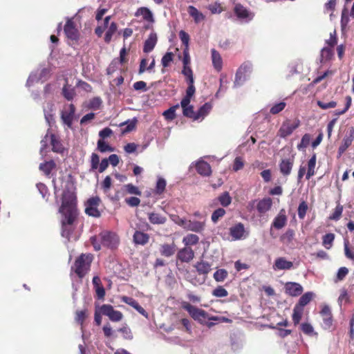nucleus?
<instances>
[{
    "label": "nucleus",
    "instance_id": "f03ea898",
    "mask_svg": "<svg viewBox=\"0 0 354 354\" xmlns=\"http://www.w3.org/2000/svg\"><path fill=\"white\" fill-rule=\"evenodd\" d=\"M100 243L97 241L96 236L91 237V242L95 250H100L101 245L107 247L111 249L116 248L119 244L120 239L117 234L109 231H103L100 235Z\"/></svg>",
    "mask_w": 354,
    "mask_h": 354
},
{
    "label": "nucleus",
    "instance_id": "473e14b6",
    "mask_svg": "<svg viewBox=\"0 0 354 354\" xmlns=\"http://www.w3.org/2000/svg\"><path fill=\"white\" fill-rule=\"evenodd\" d=\"M149 220L153 224H163L166 222V218L158 213L149 214Z\"/></svg>",
    "mask_w": 354,
    "mask_h": 354
},
{
    "label": "nucleus",
    "instance_id": "1a4fd4ad",
    "mask_svg": "<svg viewBox=\"0 0 354 354\" xmlns=\"http://www.w3.org/2000/svg\"><path fill=\"white\" fill-rule=\"evenodd\" d=\"M100 202V199L99 197L89 198L85 205V212L91 216L96 218L100 216V212L98 209Z\"/></svg>",
    "mask_w": 354,
    "mask_h": 354
},
{
    "label": "nucleus",
    "instance_id": "603ef678",
    "mask_svg": "<svg viewBox=\"0 0 354 354\" xmlns=\"http://www.w3.org/2000/svg\"><path fill=\"white\" fill-rule=\"evenodd\" d=\"M225 214V210L223 208H218L216 209L212 214V221L216 223L219 218H222Z\"/></svg>",
    "mask_w": 354,
    "mask_h": 354
},
{
    "label": "nucleus",
    "instance_id": "39448f33",
    "mask_svg": "<svg viewBox=\"0 0 354 354\" xmlns=\"http://www.w3.org/2000/svg\"><path fill=\"white\" fill-rule=\"evenodd\" d=\"M182 307L186 310L190 316L200 324H205L209 318L208 314L203 310L196 308L187 302H183Z\"/></svg>",
    "mask_w": 354,
    "mask_h": 354
},
{
    "label": "nucleus",
    "instance_id": "052dcab7",
    "mask_svg": "<svg viewBox=\"0 0 354 354\" xmlns=\"http://www.w3.org/2000/svg\"><path fill=\"white\" fill-rule=\"evenodd\" d=\"M171 219L172 221H174L176 224L178 225L179 226H181L184 229H185V226L187 225V220L183 218H180L178 215H171Z\"/></svg>",
    "mask_w": 354,
    "mask_h": 354
},
{
    "label": "nucleus",
    "instance_id": "f704fd0d",
    "mask_svg": "<svg viewBox=\"0 0 354 354\" xmlns=\"http://www.w3.org/2000/svg\"><path fill=\"white\" fill-rule=\"evenodd\" d=\"M353 131L351 132L349 136H346L343 139L342 144L339 147V153L342 154L347 148L351 145L353 140Z\"/></svg>",
    "mask_w": 354,
    "mask_h": 354
},
{
    "label": "nucleus",
    "instance_id": "de8ad7c7",
    "mask_svg": "<svg viewBox=\"0 0 354 354\" xmlns=\"http://www.w3.org/2000/svg\"><path fill=\"white\" fill-rule=\"evenodd\" d=\"M124 189L129 194L141 195V192L139 190L138 187L131 183L124 185Z\"/></svg>",
    "mask_w": 354,
    "mask_h": 354
},
{
    "label": "nucleus",
    "instance_id": "423d86ee",
    "mask_svg": "<svg viewBox=\"0 0 354 354\" xmlns=\"http://www.w3.org/2000/svg\"><path fill=\"white\" fill-rule=\"evenodd\" d=\"M230 234L234 241L243 240L249 236V231L241 223H238L229 229Z\"/></svg>",
    "mask_w": 354,
    "mask_h": 354
},
{
    "label": "nucleus",
    "instance_id": "49530a36",
    "mask_svg": "<svg viewBox=\"0 0 354 354\" xmlns=\"http://www.w3.org/2000/svg\"><path fill=\"white\" fill-rule=\"evenodd\" d=\"M301 329L307 335H317V333L314 331V328L309 323H303L301 324Z\"/></svg>",
    "mask_w": 354,
    "mask_h": 354
},
{
    "label": "nucleus",
    "instance_id": "7c9ffc66",
    "mask_svg": "<svg viewBox=\"0 0 354 354\" xmlns=\"http://www.w3.org/2000/svg\"><path fill=\"white\" fill-rule=\"evenodd\" d=\"M199 241V237L194 234H189L183 239V243L186 247L196 245Z\"/></svg>",
    "mask_w": 354,
    "mask_h": 354
},
{
    "label": "nucleus",
    "instance_id": "4be33fe9",
    "mask_svg": "<svg viewBox=\"0 0 354 354\" xmlns=\"http://www.w3.org/2000/svg\"><path fill=\"white\" fill-rule=\"evenodd\" d=\"M196 168L198 173L202 176H208L212 173L210 165L203 160L198 161L196 163Z\"/></svg>",
    "mask_w": 354,
    "mask_h": 354
},
{
    "label": "nucleus",
    "instance_id": "2f4dec72",
    "mask_svg": "<svg viewBox=\"0 0 354 354\" xmlns=\"http://www.w3.org/2000/svg\"><path fill=\"white\" fill-rule=\"evenodd\" d=\"M303 313H304V308L296 304L295 306L294 307L293 313H292V321H293L295 325H297L299 323V322L302 317Z\"/></svg>",
    "mask_w": 354,
    "mask_h": 354
},
{
    "label": "nucleus",
    "instance_id": "c85d7f7f",
    "mask_svg": "<svg viewBox=\"0 0 354 354\" xmlns=\"http://www.w3.org/2000/svg\"><path fill=\"white\" fill-rule=\"evenodd\" d=\"M316 160V154L314 153L308 162V171L306 175L307 180L310 179L315 174Z\"/></svg>",
    "mask_w": 354,
    "mask_h": 354
},
{
    "label": "nucleus",
    "instance_id": "a19ab883",
    "mask_svg": "<svg viewBox=\"0 0 354 354\" xmlns=\"http://www.w3.org/2000/svg\"><path fill=\"white\" fill-rule=\"evenodd\" d=\"M228 272L225 269H219L214 273V279L217 282H223L227 277Z\"/></svg>",
    "mask_w": 354,
    "mask_h": 354
},
{
    "label": "nucleus",
    "instance_id": "9d476101",
    "mask_svg": "<svg viewBox=\"0 0 354 354\" xmlns=\"http://www.w3.org/2000/svg\"><path fill=\"white\" fill-rule=\"evenodd\" d=\"M50 73V70L46 68L38 69L37 71L32 72L26 82V86H30L34 82L39 81L44 82L46 80Z\"/></svg>",
    "mask_w": 354,
    "mask_h": 354
},
{
    "label": "nucleus",
    "instance_id": "338daca9",
    "mask_svg": "<svg viewBox=\"0 0 354 354\" xmlns=\"http://www.w3.org/2000/svg\"><path fill=\"white\" fill-rule=\"evenodd\" d=\"M308 205L305 202H301L298 207V216L299 218L303 219L306 214Z\"/></svg>",
    "mask_w": 354,
    "mask_h": 354
},
{
    "label": "nucleus",
    "instance_id": "69168bd1",
    "mask_svg": "<svg viewBox=\"0 0 354 354\" xmlns=\"http://www.w3.org/2000/svg\"><path fill=\"white\" fill-rule=\"evenodd\" d=\"M183 74L187 77L188 83L194 82L192 71L189 66H184Z\"/></svg>",
    "mask_w": 354,
    "mask_h": 354
},
{
    "label": "nucleus",
    "instance_id": "ea45409f",
    "mask_svg": "<svg viewBox=\"0 0 354 354\" xmlns=\"http://www.w3.org/2000/svg\"><path fill=\"white\" fill-rule=\"evenodd\" d=\"M311 136L308 133H306L303 136L301 142L297 145V149L299 151L304 150L310 144Z\"/></svg>",
    "mask_w": 354,
    "mask_h": 354
},
{
    "label": "nucleus",
    "instance_id": "393cba45",
    "mask_svg": "<svg viewBox=\"0 0 354 354\" xmlns=\"http://www.w3.org/2000/svg\"><path fill=\"white\" fill-rule=\"evenodd\" d=\"M133 239L135 244L144 245L148 243L149 236L146 233L136 230L133 234Z\"/></svg>",
    "mask_w": 354,
    "mask_h": 354
},
{
    "label": "nucleus",
    "instance_id": "bf43d9fd",
    "mask_svg": "<svg viewBox=\"0 0 354 354\" xmlns=\"http://www.w3.org/2000/svg\"><path fill=\"white\" fill-rule=\"evenodd\" d=\"M343 212V206L337 205L335 209L334 212L330 216V219L337 221L340 218Z\"/></svg>",
    "mask_w": 354,
    "mask_h": 354
},
{
    "label": "nucleus",
    "instance_id": "864d4df0",
    "mask_svg": "<svg viewBox=\"0 0 354 354\" xmlns=\"http://www.w3.org/2000/svg\"><path fill=\"white\" fill-rule=\"evenodd\" d=\"M286 102H280L277 103L274 105H273L271 107L270 112L272 114H277V113H280L281 111H282L284 109V108L286 107Z\"/></svg>",
    "mask_w": 354,
    "mask_h": 354
},
{
    "label": "nucleus",
    "instance_id": "13d9d810",
    "mask_svg": "<svg viewBox=\"0 0 354 354\" xmlns=\"http://www.w3.org/2000/svg\"><path fill=\"white\" fill-rule=\"evenodd\" d=\"M207 8L211 12L212 14H220L223 10L221 6V3L218 2L209 4L207 6Z\"/></svg>",
    "mask_w": 354,
    "mask_h": 354
},
{
    "label": "nucleus",
    "instance_id": "4d7b16f0",
    "mask_svg": "<svg viewBox=\"0 0 354 354\" xmlns=\"http://www.w3.org/2000/svg\"><path fill=\"white\" fill-rule=\"evenodd\" d=\"M317 104L324 110H326L328 109H333L337 106V102L335 101H330L329 102H324L321 100H318L317 102Z\"/></svg>",
    "mask_w": 354,
    "mask_h": 354
},
{
    "label": "nucleus",
    "instance_id": "0eeeda50",
    "mask_svg": "<svg viewBox=\"0 0 354 354\" xmlns=\"http://www.w3.org/2000/svg\"><path fill=\"white\" fill-rule=\"evenodd\" d=\"M300 125V121L295 120L293 122L290 120H286L283 122L279 130V136L281 138H286L292 133V132L297 129Z\"/></svg>",
    "mask_w": 354,
    "mask_h": 354
},
{
    "label": "nucleus",
    "instance_id": "e2e57ef3",
    "mask_svg": "<svg viewBox=\"0 0 354 354\" xmlns=\"http://www.w3.org/2000/svg\"><path fill=\"white\" fill-rule=\"evenodd\" d=\"M344 246L345 256L349 259L354 260V250H351L349 248L348 241H344Z\"/></svg>",
    "mask_w": 354,
    "mask_h": 354
},
{
    "label": "nucleus",
    "instance_id": "f257e3e1",
    "mask_svg": "<svg viewBox=\"0 0 354 354\" xmlns=\"http://www.w3.org/2000/svg\"><path fill=\"white\" fill-rule=\"evenodd\" d=\"M75 189L74 183L71 180H67L64 185L62 203L59 208V212L63 216L62 235L68 240L73 231L72 223L76 216Z\"/></svg>",
    "mask_w": 354,
    "mask_h": 354
},
{
    "label": "nucleus",
    "instance_id": "09e8293b",
    "mask_svg": "<svg viewBox=\"0 0 354 354\" xmlns=\"http://www.w3.org/2000/svg\"><path fill=\"white\" fill-rule=\"evenodd\" d=\"M62 93L64 97L68 100H72L75 95L74 89L68 84L64 85L63 87Z\"/></svg>",
    "mask_w": 354,
    "mask_h": 354
},
{
    "label": "nucleus",
    "instance_id": "680f3d73",
    "mask_svg": "<svg viewBox=\"0 0 354 354\" xmlns=\"http://www.w3.org/2000/svg\"><path fill=\"white\" fill-rule=\"evenodd\" d=\"M212 295L217 297H225L227 296V291L222 286H218L213 290Z\"/></svg>",
    "mask_w": 354,
    "mask_h": 354
},
{
    "label": "nucleus",
    "instance_id": "c03bdc74",
    "mask_svg": "<svg viewBox=\"0 0 354 354\" xmlns=\"http://www.w3.org/2000/svg\"><path fill=\"white\" fill-rule=\"evenodd\" d=\"M335 235L333 234H326L323 236L322 244L326 249H330L332 247Z\"/></svg>",
    "mask_w": 354,
    "mask_h": 354
},
{
    "label": "nucleus",
    "instance_id": "20e7f679",
    "mask_svg": "<svg viewBox=\"0 0 354 354\" xmlns=\"http://www.w3.org/2000/svg\"><path fill=\"white\" fill-rule=\"evenodd\" d=\"M253 65L251 62L245 61L238 68L234 81V87L242 86L246 82L252 72Z\"/></svg>",
    "mask_w": 354,
    "mask_h": 354
},
{
    "label": "nucleus",
    "instance_id": "58836bf2",
    "mask_svg": "<svg viewBox=\"0 0 354 354\" xmlns=\"http://www.w3.org/2000/svg\"><path fill=\"white\" fill-rule=\"evenodd\" d=\"M55 164L53 160H50L44 163H41L39 165V169L41 170L46 175L50 174L52 169L55 167Z\"/></svg>",
    "mask_w": 354,
    "mask_h": 354
},
{
    "label": "nucleus",
    "instance_id": "a18cd8bd",
    "mask_svg": "<svg viewBox=\"0 0 354 354\" xmlns=\"http://www.w3.org/2000/svg\"><path fill=\"white\" fill-rule=\"evenodd\" d=\"M166 185V180L162 177H158L156 185V193L157 194H162L165 189Z\"/></svg>",
    "mask_w": 354,
    "mask_h": 354
},
{
    "label": "nucleus",
    "instance_id": "5fc2aeb1",
    "mask_svg": "<svg viewBox=\"0 0 354 354\" xmlns=\"http://www.w3.org/2000/svg\"><path fill=\"white\" fill-rule=\"evenodd\" d=\"M332 55H333V50H332L331 48L324 47L322 48V50L321 51L322 61L328 60L329 59H330Z\"/></svg>",
    "mask_w": 354,
    "mask_h": 354
},
{
    "label": "nucleus",
    "instance_id": "e433bc0d",
    "mask_svg": "<svg viewBox=\"0 0 354 354\" xmlns=\"http://www.w3.org/2000/svg\"><path fill=\"white\" fill-rule=\"evenodd\" d=\"M136 119H133V120H127L124 122H122L120 124V127L126 125V127L122 129V133L124 134L134 129L136 127Z\"/></svg>",
    "mask_w": 354,
    "mask_h": 354
},
{
    "label": "nucleus",
    "instance_id": "a878e982",
    "mask_svg": "<svg viewBox=\"0 0 354 354\" xmlns=\"http://www.w3.org/2000/svg\"><path fill=\"white\" fill-rule=\"evenodd\" d=\"M198 274L207 275L211 270V265L206 261H201L194 265Z\"/></svg>",
    "mask_w": 354,
    "mask_h": 354
},
{
    "label": "nucleus",
    "instance_id": "6e6d98bb",
    "mask_svg": "<svg viewBox=\"0 0 354 354\" xmlns=\"http://www.w3.org/2000/svg\"><path fill=\"white\" fill-rule=\"evenodd\" d=\"M118 330L122 333V336L125 339L131 340L133 339V333L127 326L120 328Z\"/></svg>",
    "mask_w": 354,
    "mask_h": 354
},
{
    "label": "nucleus",
    "instance_id": "dca6fc26",
    "mask_svg": "<svg viewBox=\"0 0 354 354\" xmlns=\"http://www.w3.org/2000/svg\"><path fill=\"white\" fill-rule=\"evenodd\" d=\"M293 267L292 261L286 260L284 257H279L276 259L272 268L274 270H290Z\"/></svg>",
    "mask_w": 354,
    "mask_h": 354
},
{
    "label": "nucleus",
    "instance_id": "4c0bfd02",
    "mask_svg": "<svg viewBox=\"0 0 354 354\" xmlns=\"http://www.w3.org/2000/svg\"><path fill=\"white\" fill-rule=\"evenodd\" d=\"M218 200L220 203V204L223 207H227L230 205L232 202V198L230 196V194L227 192H225L222 194H221Z\"/></svg>",
    "mask_w": 354,
    "mask_h": 354
},
{
    "label": "nucleus",
    "instance_id": "3c124183",
    "mask_svg": "<svg viewBox=\"0 0 354 354\" xmlns=\"http://www.w3.org/2000/svg\"><path fill=\"white\" fill-rule=\"evenodd\" d=\"M102 101L101 98L96 97L91 99L88 105L89 109L97 110L100 108Z\"/></svg>",
    "mask_w": 354,
    "mask_h": 354
},
{
    "label": "nucleus",
    "instance_id": "72a5a7b5",
    "mask_svg": "<svg viewBox=\"0 0 354 354\" xmlns=\"http://www.w3.org/2000/svg\"><path fill=\"white\" fill-rule=\"evenodd\" d=\"M50 137L53 151L57 153H62L64 150V147L60 141L57 138V137L54 134H50Z\"/></svg>",
    "mask_w": 354,
    "mask_h": 354
},
{
    "label": "nucleus",
    "instance_id": "5701e85b",
    "mask_svg": "<svg viewBox=\"0 0 354 354\" xmlns=\"http://www.w3.org/2000/svg\"><path fill=\"white\" fill-rule=\"evenodd\" d=\"M135 15L136 17L142 16L143 19L148 22L153 23L154 21L153 13L149 8L146 7L138 8L136 12Z\"/></svg>",
    "mask_w": 354,
    "mask_h": 354
},
{
    "label": "nucleus",
    "instance_id": "4468645a",
    "mask_svg": "<svg viewBox=\"0 0 354 354\" xmlns=\"http://www.w3.org/2000/svg\"><path fill=\"white\" fill-rule=\"evenodd\" d=\"M75 111V106L71 104L68 106H66L62 112V120L63 122L68 127L71 126Z\"/></svg>",
    "mask_w": 354,
    "mask_h": 354
},
{
    "label": "nucleus",
    "instance_id": "c756f323",
    "mask_svg": "<svg viewBox=\"0 0 354 354\" xmlns=\"http://www.w3.org/2000/svg\"><path fill=\"white\" fill-rule=\"evenodd\" d=\"M160 252L162 256L169 257L175 253L176 245L174 243L163 244L160 246Z\"/></svg>",
    "mask_w": 354,
    "mask_h": 354
},
{
    "label": "nucleus",
    "instance_id": "6e6552de",
    "mask_svg": "<svg viewBox=\"0 0 354 354\" xmlns=\"http://www.w3.org/2000/svg\"><path fill=\"white\" fill-rule=\"evenodd\" d=\"M100 313L115 322H120L123 318V315L120 311L114 310L113 307L109 304L102 305L100 307Z\"/></svg>",
    "mask_w": 354,
    "mask_h": 354
},
{
    "label": "nucleus",
    "instance_id": "37998d69",
    "mask_svg": "<svg viewBox=\"0 0 354 354\" xmlns=\"http://www.w3.org/2000/svg\"><path fill=\"white\" fill-rule=\"evenodd\" d=\"M179 107V105H175L170 107L169 109L163 112V115L166 120H172L176 117V110Z\"/></svg>",
    "mask_w": 354,
    "mask_h": 354
},
{
    "label": "nucleus",
    "instance_id": "a211bd4d",
    "mask_svg": "<svg viewBox=\"0 0 354 354\" xmlns=\"http://www.w3.org/2000/svg\"><path fill=\"white\" fill-rule=\"evenodd\" d=\"M287 223V217L286 216V211L282 209L280 210L278 215L274 218L272 227L277 230L283 228Z\"/></svg>",
    "mask_w": 354,
    "mask_h": 354
},
{
    "label": "nucleus",
    "instance_id": "bb28decb",
    "mask_svg": "<svg viewBox=\"0 0 354 354\" xmlns=\"http://www.w3.org/2000/svg\"><path fill=\"white\" fill-rule=\"evenodd\" d=\"M212 61L215 69L221 71L223 66V60L220 53L215 49H212Z\"/></svg>",
    "mask_w": 354,
    "mask_h": 354
},
{
    "label": "nucleus",
    "instance_id": "8fccbe9b",
    "mask_svg": "<svg viewBox=\"0 0 354 354\" xmlns=\"http://www.w3.org/2000/svg\"><path fill=\"white\" fill-rule=\"evenodd\" d=\"M97 149L101 152L113 151V148L106 143L104 140L100 139L97 141Z\"/></svg>",
    "mask_w": 354,
    "mask_h": 354
},
{
    "label": "nucleus",
    "instance_id": "9b49d317",
    "mask_svg": "<svg viewBox=\"0 0 354 354\" xmlns=\"http://www.w3.org/2000/svg\"><path fill=\"white\" fill-rule=\"evenodd\" d=\"M234 12L236 17L243 22H249L254 17V14L241 4H236Z\"/></svg>",
    "mask_w": 354,
    "mask_h": 354
},
{
    "label": "nucleus",
    "instance_id": "0e129e2a",
    "mask_svg": "<svg viewBox=\"0 0 354 354\" xmlns=\"http://www.w3.org/2000/svg\"><path fill=\"white\" fill-rule=\"evenodd\" d=\"M183 113L185 116L192 118L194 120L196 112L194 111V108L192 105L183 108Z\"/></svg>",
    "mask_w": 354,
    "mask_h": 354
},
{
    "label": "nucleus",
    "instance_id": "79ce46f5",
    "mask_svg": "<svg viewBox=\"0 0 354 354\" xmlns=\"http://www.w3.org/2000/svg\"><path fill=\"white\" fill-rule=\"evenodd\" d=\"M117 30L116 24L112 22L108 28L107 31L106 32L104 40L106 42H109L112 38V36L115 34Z\"/></svg>",
    "mask_w": 354,
    "mask_h": 354
},
{
    "label": "nucleus",
    "instance_id": "412c9836",
    "mask_svg": "<svg viewBox=\"0 0 354 354\" xmlns=\"http://www.w3.org/2000/svg\"><path fill=\"white\" fill-rule=\"evenodd\" d=\"M272 205V199L270 198H264L259 201L257 209L260 214H265L271 209Z\"/></svg>",
    "mask_w": 354,
    "mask_h": 354
},
{
    "label": "nucleus",
    "instance_id": "ddd939ff",
    "mask_svg": "<svg viewBox=\"0 0 354 354\" xmlns=\"http://www.w3.org/2000/svg\"><path fill=\"white\" fill-rule=\"evenodd\" d=\"M295 161V154L288 158H282L279 163L280 172L285 176L290 174Z\"/></svg>",
    "mask_w": 354,
    "mask_h": 354
},
{
    "label": "nucleus",
    "instance_id": "b1692460",
    "mask_svg": "<svg viewBox=\"0 0 354 354\" xmlns=\"http://www.w3.org/2000/svg\"><path fill=\"white\" fill-rule=\"evenodd\" d=\"M212 106L210 103L206 102L196 112V115L194 116V120H203L204 118L208 115L210 112Z\"/></svg>",
    "mask_w": 354,
    "mask_h": 354
},
{
    "label": "nucleus",
    "instance_id": "f3484780",
    "mask_svg": "<svg viewBox=\"0 0 354 354\" xmlns=\"http://www.w3.org/2000/svg\"><path fill=\"white\" fill-rule=\"evenodd\" d=\"M286 292L292 296L296 297L301 295L303 292L302 286L295 282H288L285 285Z\"/></svg>",
    "mask_w": 354,
    "mask_h": 354
},
{
    "label": "nucleus",
    "instance_id": "7ed1b4c3",
    "mask_svg": "<svg viewBox=\"0 0 354 354\" xmlns=\"http://www.w3.org/2000/svg\"><path fill=\"white\" fill-rule=\"evenodd\" d=\"M92 261L93 255L91 254H82L75 260V264L72 267V269L80 278H82L90 270Z\"/></svg>",
    "mask_w": 354,
    "mask_h": 354
},
{
    "label": "nucleus",
    "instance_id": "6ab92c4d",
    "mask_svg": "<svg viewBox=\"0 0 354 354\" xmlns=\"http://www.w3.org/2000/svg\"><path fill=\"white\" fill-rule=\"evenodd\" d=\"M158 40L157 35L154 32H151L144 44L143 51L145 53H150L153 50L156 45Z\"/></svg>",
    "mask_w": 354,
    "mask_h": 354
},
{
    "label": "nucleus",
    "instance_id": "cd10ccee",
    "mask_svg": "<svg viewBox=\"0 0 354 354\" xmlns=\"http://www.w3.org/2000/svg\"><path fill=\"white\" fill-rule=\"evenodd\" d=\"M188 12L197 24L205 19V15L193 6H189L188 7Z\"/></svg>",
    "mask_w": 354,
    "mask_h": 354
},
{
    "label": "nucleus",
    "instance_id": "774afa93",
    "mask_svg": "<svg viewBox=\"0 0 354 354\" xmlns=\"http://www.w3.org/2000/svg\"><path fill=\"white\" fill-rule=\"evenodd\" d=\"M173 59V54L167 53L162 58L161 62L164 67H167Z\"/></svg>",
    "mask_w": 354,
    "mask_h": 354
},
{
    "label": "nucleus",
    "instance_id": "f8f14e48",
    "mask_svg": "<svg viewBox=\"0 0 354 354\" xmlns=\"http://www.w3.org/2000/svg\"><path fill=\"white\" fill-rule=\"evenodd\" d=\"M64 30L68 39L73 41H76L78 39V30L76 28L74 22L73 21V19H67L66 23L64 26Z\"/></svg>",
    "mask_w": 354,
    "mask_h": 354
},
{
    "label": "nucleus",
    "instance_id": "aec40b11",
    "mask_svg": "<svg viewBox=\"0 0 354 354\" xmlns=\"http://www.w3.org/2000/svg\"><path fill=\"white\" fill-rule=\"evenodd\" d=\"M204 228L205 223L198 221L187 220V225L185 226V230L195 232H201L204 230Z\"/></svg>",
    "mask_w": 354,
    "mask_h": 354
},
{
    "label": "nucleus",
    "instance_id": "2eb2a0df",
    "mask_svg": "<svg viewBox=\"0 0 354 354\" xmlns=\"http://www.w3.org/2000/svg\"><path fill=\"white\" fill-rule=\"evenodd\" d=\"M194 257V252L192 248L189 247H185L180 249L177 254V258L182 262L188 263L192 261Z\"/></svg>",
    "mask_w": 354,
    "mask_h": 354
},
{
    "label": "nucleus",
    "instance_id": "c9c22d12",
    "mask_svg": "<svg viewBox=\"0 0 354 354\" xmlns=\"http://www.w3.org/2000/svg\"><path fill=\"white\" fill-rule=\"evenodd\" d=\"M314 295V293L312 292H306L300 297L299 301L297 305L304 308L312 300Z\"/></svg>",
    "mask_w": 354,
    "mask_h": 354
}]
</instances>
